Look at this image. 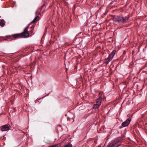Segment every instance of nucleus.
Masks as SVG:
<instances>
[{
	"label": "nucleus",
	"mask_w": 147,
	"mask_h": 147,
	"mask_svg": "<svg viewBox=\"0 0 147 147\" xmlns=\"http://www.w3.org/2000/svg\"><path fill=\"white\" fill-rule=\"evenodd\" d=\"M29 24L26 27L24 30L23 32L20 33L13 34L12 36L13 38L16 39L20 38H27L29 36V34L28 31V29L29 26Z\"/></svg>",
	"instance_id": "nucleus-1"
},
{
	"label": "nucleus",
	"mask_w": 147,
	"mask_h": 147,
	"mask_svg": "<svg viewBox=\"0 0 147 147\" xmlns=\"http://www.w3.org/2000/svg\"><path fill=\"white\" fill-rule=\"evenodd\" d=\"M121 137L117 138L110 141L107 145L108 147H117L119 146L122 141Z\"/></svg>",
	"instance_id": "nucleus-2"
},
{
	"label": "nucleus",
	"mask_w": 147,
	"mask_h": 147,
	"mask_svg": "<svg viewBox=\"0 0 147 147\" xmlns=\"http://www.w3.org/2000/svg\"><path fill=\"white\" fill-rule=\"evenodd\" d=\"M130 17L129 15L123 16H117L114 18V20L116 22L124 24L127 22Z\"/></svg>",
	"instance_id": "nucleus-3"
},
{
	"label": "nucleus",
	"mask_w": 147,
	"mask_h": 147,
	"mask_svg": "<svg viewBox=\"0 0 147 147\" xmlns=\"http://www.w3.org/2000/svg\"><path fill=\"white\" fill-rule=\"evenodd\" d=\"M131 119L128 118L124 122L122 123L121 124V125L123 127H125L128 125L131 122Z\"/></svg>",
	"instance_id": "nucleus-4"
},
{
	"label": "nucleus",
	"mask_w": 147,
	"mask_h": 147,
	"mask_svg": "<svg viewBox=\"0 0 147 147\" xmlns=\"http://www.w3.org/2000/svg\"><path fill=\"white\" fill-rule=\"evenodd\" d=\"M1 129L2 131H6L9 130V128L7 125H5L2 126Z\"/></svg>",
	"instance_id": "nucleus-5"
},
{
	"label": "nucleus",
	"mask_w": 147,
	"mask_h": 147,
	"mask_svg": "<svg viewBox=\"0 0 147 147\" xmlns=\"http://www.w3.org/2000/svg\"><path fill=\"white\" fill-rule=\"evenodd\" d=\"M112 55H111L110 54L108 56V58L106 59V61H105V63H106L107 64H108L109 62L111 61V60L113 58Z\"/></svg>",
	"instance_id": "nucleus-6"
},
{
	"label": "nucleus",
	"mask_w": 147,
	"mask_h": 147,
	"mask_svg": "<svg viewBox=\"0 0 147 147\" xmlns=\"http://www.w3.org/2000/svg\"><path fill=\"white\" fill-rule=\"evenodd\" d=\"M102 100V98L101 96L98 97L96 101V103L97 104L100 105L101 104V100Z\"/></svg>",
	"instance_id": "nucleus-7"
},
{
	"label": "nucleus",
	"mask_w": 147,
	"mask_h": 147,
	"mask_svg": "<svg viewBox=\"0 0 147 147\" xmlns=\"http://www.w3.org/2000/svg\"><path fill=\"white\" fill-rule=\"evenodd\" d=\"M100 106V105H99L96 103L94 105L93 107V108L94 109H96L98 108Z\"/></svg>",
	"instance_id": "nucleus-8"
},
{
	"label": "nucleus",
	"mask_w": 147,
	"mask_h": 147,
	"mask_svg": "<svg viewBox=\"0 0 147 147\" xmlns=\"http://www.w3.org/2000/svg\"><path fill=\"white\" fill-rule=\"evenodd\" d=\"M5 24V22L3 20H1V26H3Z\"/></svg>",
	"instance_id": "nucleus-9"
},
{
	"label": "nucleus",
	"mask_w": 147,
	"mask_h": 147,
	"mask_svg": "<svg viewBox=\"0 0 147 147\" xmlns=\"http://www.w3.org/2000/svg\"><path fill=\"white\" fill-rule=\"evenodd\" d=\"M39 18V17L38 16H36L35 18L33 19V20L32 21V22H34L36 21H37Z\"/></svg>",
	"instance_id": "nucleus-10"
},
{
	"label": "nucleus",
	"mask_w": 147,
	"mask_h": 147,
	"mask_svg": "<svg viewBox=\"0 0 147 147\" xmlns=\"http://www.w3.org/2000/svg\"><path fill=\"white\" fill-rule=\"evenodd\" d=\"M64 147H72V145L70 143H69L66 144Z\"/></svg>",
	"instance_id": "nucleus-11"
},
{
	"label": "nucleus",
	"mask_w": 147,
	"mask_h": 147,
	"mask_svg": "<svg viewBox=\"0 0 147 147\" xmlns=\"http://www.w3.org/2000/svg\"><path fill=\"white\" fill-rule=\"evenodd\" d=\"M116 53V51L113 50V51L110 54V55H112L113 57L114 56Z\"/></svg>",
	"instance_id": "nucleus-12"
},
{
	"label": "nucleus",
	"mask_w": 147,
	"mask_h": 147,
	"mask_svg": "<svg viewBox=\"0 0 147 147\" xmlns=\"http://www.w3.org/2000/svg\"><path fill=\"white\" fill-rule=\"evenodd\" d=\"M34 26H33V25H32V27L31 28V30L30 31H29V32H30L31 33H32L33 32V31L34 29Z\"/></svg>",
	"instance_id": "nucleus-13"
},
{
	"label": "nucleus",
	"mask_w": 147,
	"mask_h": 147,
	"mask_svg": "<svg viewBox=\"0 0 147 147\" xmlns=\"http://www.w3.org/2000/svg\"><path fill=\"white\" fill-rule=\"evenodd\" d=\"M56 145H52L51 146H50V147H56Z\"/></svg>",
	"instance_id": "nucleus-14"
},
{
	"label": "nucleus",
	"mask_w": 147,
	"mask_h": 147,
	"mask_svg": "<svg viewBox=\"0 0 147 147\" xmlns=\"http://www.w3.org/2000/svg\"><path fill=\"white\" fill-rule=\"evenodd\" d=\"M7 37L8 38H11V37L10 36H7Z\"/></svg>",
	"instance_id": "nucleus-15"
},
{
	"label": "nucleus",
	"mask_w": 147,
	"mask_h": 147,
	"mask_svg": "<svg viewBox=\"0 0 147 147\" xmlns=\"http://www.w3.org/2000/svg\"><path fill=\"white\" fill-rule=\"evenodd\" d=\"M37 13V11H36V13H35V14H36Z\"/></svg>",
	"instance_id": "nucleus-16"
},
{
	"label": "nucleus",
	"mask_w": 147,
	"mask_h": 147,
	"mask_svg": "<svg viewBox=\"0 0 147 147\" xmlns=\"http://www.w3.org/2000/svg\"><path fill=\"white\" fill-rule=\"evenodd\" d=\"M37 100H35V103H36V102H37Z\"/></svg>",
	"instance_id": "nucleus-17"
},
{
	"label": "nucleus",
	"mask_w": 147,
	"mask_h": 147,
	"mask_svg": "<svg viewBox=\"0 0 147 147\" xmlns=\"http://www.w3.org/2000/svg\"><path fill=\"white\" fill-rule=\"evenodd\" d=\"M68 119H69V118L68 117H67V120H68Z\"/></svg>",
	"instance_id": "nucleus-18"
},
{
	"label": "nucleus",
	"mask_w": 147,
	"mask_h": 147,
	"mask_svg": "<svg viewBox=\"0 0 147 147\" xmlns=\"http://www.w3.org/2000/svg\"><path fill=\"white\" fill-rule=\"evenodd\" d=\"M5 40H7L6 39H5Z\"/></svg>",
	"instance_id": "nucleus-19"
},
{
	"label": "nucleus",
	"mask_w": 147,
	"mask_h": 147,
	"mask_svg": "<svg viewBox=\"0 0 147 147\" xmlns=\"http://www.w3.org/2000/svg\"><path fill=\"white\" fill-rule=\"evenodd\" d=\"M65 116H67V115H66V114H65Z\"/></svg>",
	"instance_id": "nucleus-20"
}]
</instances>
